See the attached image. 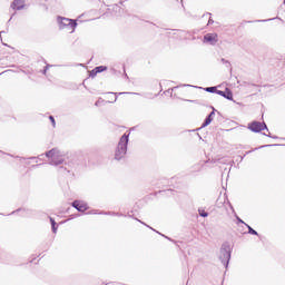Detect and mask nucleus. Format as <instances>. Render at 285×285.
<instances>
[{
	"label": "nucleus",
	"instance_id": "nucleus-5",
	"mask_svg": "<svg viewBox=\"0 0 285 285\" xmlns=\"http://www.w3.org/2000/svg\"><path fill=\"white\" fill-rule=\"evenodd\" d=\"M248 129L252 130V132H262V130H268V127L266 122L252 121L248 124Z\"/></svg>",
	"mask_w": 285,
	"mask_h": 285
},
{
	"label": "nucleus",
	"instance_id": "nucleus-20",
	"mask_svg": "<svg viewBox=\"0 0 285 285\" xmlns=\"http://www.w3.org/2000/svg\"><path fill=\"white\" fill-rule=\"evenodd\" d=\"M237 222H239V224H246L244 223V220H242V218L237 217Z\"/></svg>",
	"mask_w": 285,
	"mask_h": 285
},
{
	"label": "nucleus",
	"instance_id": "nucleus-28",
	"mask_svg": "<svg viewBox=\"0 0 285 285\" xmlns=\"http://www.w3.org/2000/svg\"><path fill=\"white\" fill-rule=\"evenodd\" d=\"M40 157H43V155H40Z\"/></svg>",
	"mask_w": 285,
	"mask_h": 285
},
{
	"label": "nucleus",
	"instance_id": "nucleus-21",
	"mask_svg": "<svg viewBox=\"0 0 285 285\" xmlns=\"http://www.w3.org/2000/svg\"><path fill=\"white\" fill-rule=\"evenodd\" d=\"M212 23H215V21H213V19L208 20V26H210Z\"/></svg>",
	"mask_w": 285,
	"mask_h": 285
},
{
	"label": "nucleus",
	"instance_id": "nucleus-8",
	"mask_svg": "<svg viewBox=\"0 0 285 285\" xmlns=\"http://www.w3.org/2000/svg\"><path fill=\"white\" fill-rule=\"evenodd\" d=\"M216 95H219L220 97H224L225 99H228V101H233V91L230 89L226 88L225 91L218 90L216 91Z\"/></svg>",
	"mask_w": 285,
	"mask_h": 285
},
{
	"label": "nucleus",
	"instance_id": "nucleus-15",
	"mask_svg": "<svg viewBox=\"0 0 285 285\" xmlns=\"http://www.w3.org/2000/svg\"><path fill=\"white\" fill-rule=\"evenodd\" d=\"M222 63H224L227 68H230V61L226 60V59H220Z\"/></svg>",
	"mask_w": 285,
	"mask_h": 285
},
{
	"label": "nucleus",
	"instance_id": "nucleus-1",
	"mask_svg": "<svg viewBox=\"0 0 285 285\" xmlns=\"http://www.w3.org/2000/svg\"><path fill=\"white\" fill-rule=\"evenodd\" d=\"M130 134H124L115 150V159L117 161H121L126 157V153H128V141H129Z\"/></svg>",
	"mask_w": 285,
	"mask_h": 285
},
{
	"label": "nucleus",
	"instance_id": "nucleus-4",
	"mask_svg": "<svg viewBox=\"0 0 285 285\" xmlns=\"http://www.w3.org/2000/svg\"><path fill=\"white\" fill-rule=\"evenodd\" d=\"M219 259L222 264L225 265V268H228V264L230 262V245L224 244L220 248Z\"/></svg>",
	"mask_w": 285,
	"mask_h": 285
},
{
	"label": "nucleus",
	"instance_id": "nucleus-2",
	"mask_svg": "<svg viewBox=\"0 0 285 285\" xmlns=\"http://www.w3.org/2000/svg\"><path fill=\"white\" fill-rule=\"evenodd\" d=\"M46 157H48L50 166H61L63 164V154L57 148L47 151Z\"/></svg>",
	"mask_w": 285,
	"mask_h": 285
},
{
	"label": "nucleus",
	"instance_id": "nucleus-13",
	"mask_svg": "<svg viewBox=\"0 0 285 285\" xmlns=\"http://www.w3.org/2000/svg\"><path fill=\"white\" fill-rule=\"evenodd\" d=\"M219 90H217V87H207L205 88V92H218Z\"/></svg>",
	"mask_w": 285,
	"mask_h": 285
},
{
	"label": "nucleus",
	"instance_id": "nucleus-24",
	"mask_svg": "<svg viewBox=\"0 0 285 285\" xmlns=\"http://www.w3.org/2000/svg\"><path fill=\"white\" fill-rule=\"evenodd\" d=\"M95 75H96L95 71H91V77H95Z\"/></svg>",
	"mask_w": 285,
	"mask_h": 285
},
{
	"label": "nucleus",
	"instance_id": "nucleus-17",
	"mask_svg": "<svg viewBox=\"0 0 285 285\" xmlns=\"http://www.w3.org/2000/svg\"><path fill=\"white\" fill-rule=\"evenodd\" d=\"M106 100H104V98H99L97 101H96V104H95V106H101V104H104Z\"/></svg>",
	"mask_w": 285,
	"mask_h": 285
},
{
	"label": "nucleus",
	"instance_id": "nucleus-23",
	"mask_svg": "<svg viewBox=\"0 0 285 285\" xmlns=\"http://www.w3.org/2000/svg\"><path fill=\"white\" fill-rule=\"evenodd\" d=\"M265 135V137H273V136H271V134H264Z\"/></svg>",
	"mask_w": 285,
	"mask_h": 285
},
{
	"label": "nucleus",
	"instance_id": "nucleus-12",
	"mask_svg": "<svg viewBox=\"0 0 285 285\" xmlns=\"http://www.w3.org/2000/svg\"><path fill=\"white\" fill-rule=\"evenodd\" d=\"M50 222H51L52 233H57V222H55L52 217H50Z\"/></svg>",
	"mask_w": 285,
	"mask_h": 285
},
{
	"label": "nucleus",
	"instance_id": "nucleus-27",
	"mask_svg": "<svg viewBox=\"0 0 285 285\" xmlns=\"http://www.w3.org/2000/svg\"><path fill=\"white\" fill-rule=\"evenodd\" d=\"M4 31H1L0 35H2Z\"/></svg>",
	"mask_w": 285,
	"mask_h": 285
},
{
	"label": "nucleus",
	"instance_id": "nucleus-22",
	"mask_svg": "<svg viewBox=\"0 0 285 285\" xmlns=\"http://www.w3.org/2000/svg\"><path fill=\"white\" fill-rule=\"evenodd\" d=\"M115 101H117V96H115L114 101H108V104H112V102H115Z\"/></svg>",
	"mask_w": 285,
	"mask_h": 285
},
{
	"label": "nucleus",
	"instance_id": "nucleus-18",
	"mask_svg": "<svg viewBox=\"0 0 285 285\" xmlns=\"http://www.w3.org/2000/svg\"><path fill=\"white\" fill-rule=\"evenodd\" d=\"M48 68H50V65H47L46 67H45V69H43V75H46V72H48Z\"/></svg>",
	"mask_w": 285,
	"mask_h": 285
},
{
	"label": "nucleus",
	"instance_id": "nucleus-25",
	"mask_svg": "<svg viewBox=\"0 0 285 285\" xmlns=\"http://www.w3.org/2000/svg\"><path fill=\"white\" fill-rule=\"evenodd\" d=\"M118 8H119V6L116 4V6H115V9L118 10Z\"/></svg>",
	"mask_w": 285,
	"mask_h": 285
},
{
	"label": "nucleus",
	"instance_id": "nucleus-10",
	"mask_svg": "<svg viewBox=\"0 0 285 285\" xmlns=\"http://www.w3.org/2000/svg\"><path fill=\"white\" fill-rule=\"evenodd\" d=\"M214 117H215V108H213V111L206 117V119L203 122L200 128H206V126H210V124L213 122Z\"/></svg>",
	"mask_w": 285,
	"mask_h": 285
},
{
	"label": "nucleus",
	"instance_id": "nucleus-3",
	"mask_svg": "<svg viewBox=\"0 0 285 285\" xmlns=\"http://www.w3.org/2000/svg\"><path fill=\"white\" fill-rule=\"evenodd\" d=\"M58 23H59L60 30L68 28V30H71V32H75V29L77 28V21L69 18L58 17Z\"/></svg>",
	"mask_w": 285,
	"mask_h": 285
},
{
	"label": "nucleus",
	"instance_id": "nucleus-11",
	"mask_svg": "<svg viewBox=\"0 0 285 285\" xmlns=\"http://www.w3.org/2000/svg\"><path fill=\"white\" fill-rule=\"evenodd\" d=\"M105 70H108V67H106V66H99V67H96V68L94 69V72H95V75H97V73H99V72H104Z\"/></svg>",
	"mask_w": 285,
	"mask_h": 285
},
{
	"label": "nucleus",
	"instance_id": "nucleus-9",
	"mask_svg": "<svg viewBox=\"0 0 285 285\" xmlns=\"http://www.w3.org/2000/svg\"><path fill=\"white\" fill-rule=\"evenodd\" d=\"M24 6V0H14L11 4V8H13V10H23Z\"/></svg>",
	"mask_w": 285,
	"mask_h": 285
},
{
	"label": "nucleus",
	"instance_id": "nucleus-16",
	"mask_svg": "<svg viewBox=\"0 0 285 285\" xmlns=\"http://www.w3.org/2000/svg\"><path fill=\"white\" fill-rule=\"evenodd\" d=\"M199 215H200V217H207L208 213L204 209H199Z\"/></svg>",
	"mask_w": 285,
	"mask_h": 285
},
{
	"label": "nucleus",
	"instance_id": "nucleus-6",
	"mask_svg": "<svg viewBox=\"0 0 285 285\" xmlns=\"http://www.w3.org/2000/svg\"><path fill=\"white\" fill-rule=\"evenodd\" d=\"M71 206L79 213H86V209L88 208V204L83 200H75Z\"/></svg>",
	"mask_w": 285,
	"mask_h": 285
},
{
	"label": "nucleus",
	"instance_id": "nucleus-7",
	"mask_svg": "<svg viewBox=\"0 0 285 285\" xmlns=\"http://www.w3.org/2000/svg\"><path fill=\"white\" fill-rule=\"evenodd\" d=\"M205 43H210V46H215L217 43V33H207L204 36Z\"/></svg>",
	"mask_w": 285,
	"mask_h": 285
},
{
	"label": "nucleus",
	"instance_id": "nucleus-26",
	"mask_svg": "<svg viewBox=\"0 0 285 285\" xmlns=\"http://www.w3.org/2000/svg\"><path fill=\"white\" fill-rule=\"evenodd\" d=\"M273 146V145H265V147Z\"/></svg>",
	"mask_w": 285,
	"mask_h": 285
},
{
	"label": "nucleus",
	"instance_id": "nucleus-19",
	"mask_svg": "<svg viewBox=\"0 0 285 285\" xmlns=\"http://www.w3.org/2000/svg\"><path fill=\"white\" fill-rule=\"evenodd\" d=\"M49 119H50L52 126H55V124H56V122H55V117L50 116Z\"/></svg>",
	"mask_w": 285,
	"mask_h": 285
},
{
	"label": "nucleus",
	"instance_id": "nucleus-14",
	"mask_svg": "<svg viewBox=\"0 0 285 285\" xmlns=\"http://www.w3.org/2000/svg\"><path fill=\"white\" fill-rule=\"evenodd\" d=\"M245 226H247L249 235H258L257 230L253 229L248 224H245Z\"/></svg>",
	"mask_w": 285,
	"mask_h": 285
}]
</instances>
